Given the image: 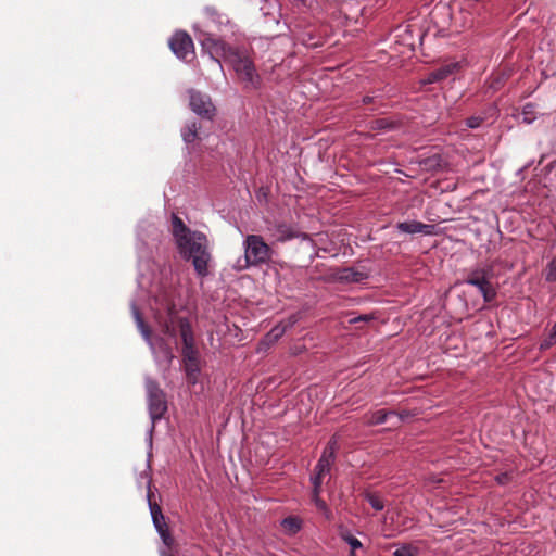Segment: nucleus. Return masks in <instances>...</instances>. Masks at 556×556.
I'll return each instance as SVG.
<instances>
[{
  "mask_svg": "<svg viewBox=\"0 0 556 556\" xmlns=\"http://www.w3.org/2000/svg\"><path fill=\"white\" fill-rule=\"evenodd\" d=\"M172 233L180 255L191 260L197 274L205 277L208 274L211 255L207 251V238L199 231L190 230L176 215L172 220Z\"/></svg>",
  "mask_w": 556,
  "mask_h": 556,
  "instance_id": "f257e3e1",
  "label": "nucleus"
},
{
  "mask_svg": "<svg viewBox=\"0 0 556 556\" xmlns=\"http://www.w3.org/2000/svg\"><path fill=\"white\" fill-rule=\"evenodd\" d=\"M244 255L248 265H260L270 258L271 250L261 236L250 235L244 240Z\"/></svg>",
  "mask_w": 556,
  "mask_h": 556,
  "instance_id": "f03ea898",
  "label": "nucleus"
},
{
  "mask_svg": "<svg viewBox=\"0 0 556 556\" xmlns=\"http://www.w3.org/2000/svg\"><path fill=\"white\" fill-rule=\"evenodd\" d=\"M203 50L206 51L212 59L218 62H229L237 51H233L223 40L211 35L205 36L202 40Z\"/></svg>",
  "mask_w": 556,
  "mask_h": 556,
  "instance_id": "7ed1b4c3",
  "label": "nucleus"
},
{
  "mask_svg": "<svg viewBox=\"0 0 556 556\" xmlns=\"http://www.w3.org/2000/svg\"><path fill=\"white\" fill-rule=\"evenodd\" d=\"M169 46L172 51L176 54V56L181 60L190 61L194 58L193 41L187 33H176L172 37Z\"/></svg>",
  "mask_w": 556,
  "mask_h": 556,
  "instance_id": "20e7f679",
  "label": "nucleus"
},
{
  "mask_svg": "<svg viewBox=\"0 0 556 556\" xmlns=\"http://www.w3.org/2000/svg\"><path fill=\"white\" fill-rule=\"evenodd\" d=\"M334 452L336 442H330L324 450V453L316 465V472L312 478L313 485L315 486L316 490H318L321 486L324 477L330 471V468L334 460Z\"/></svg>",
  "mask_w": 556,
  "mask_h": 556,
  "instance_id": "39448f33",
  "label": "nucleus"
},
{
  "mask_svg": "<svg viewBox=\"0 0 556 556\" xmlns=\"http://www.w3.org/2000/svg\"><path fill=\"white\" fill-rule=\"evenodd\" d=\"M229 63L242 81L254 83L255 68L249 56L236 52Z\"/></svg>",
  "mask_w": 556,
  "mask_h": 556,
  "instance_id": "423d86ee",
  "label": "nucleus"
},
{
  "mask_svg": "<svg viewBox=\"0 0 556 556\" xmlns=\"http://www.w3.org/2000/svg\"><path fill=\"white\" fill-rule=\"evenodd\" d=\"M184 364L188 382L195 384L200 374V365L198 352L195 351L194 346H188V349H184Z\"/></svg>",
  "mask_w": 556,
  "mask_h": 556,
  "instance_id": "0eeeda50",
  "label": "nucleus"
},
{
  "mask_svg": "<svg viewBox=\"0 0 556 556\" xmlns=\"http://www.w3.org/2000/svg\"><path fill=\"white\" fill-rule=\"evenodd\" d=\"M190 106L193 112L206 118H211L214 114V105L207 96L200 92H192L190 96Z\"/></svg>",
  "mask_w": 556,
  "mask_h": 556,
  "instance_id": "6e6552de",
  "label": "nucleus"
},
{
  "mask_svg": "<svg viewBox=\"0 0 556 556\" xmlns=\"http://www.w3.org/2000/svg\"><path fill=\"white\" fill-rule=\"evenodd\" d=\"M150 413L153 419L162 417L166 412L167 405L165 395L161 390H155L150 393L149 397Z\"/></svg>",
  "mask_w": 556,
  "mask_h": 556,
  "instance_id": "1a4fd4ad",
  "label": "nucleus"
},
{
  "mask_svg": "<svg viewBox=\"0 0 556 556\" xmlns=\"http://www.w3.org/2000/svg\"><path fill=\"white\" fill-rule=\"evenodd\" d=\"M397 229L406 233H424L427 236L434 235L433 225L424 224L417 220L399 223Z\"/></svg>",
  "mask_w": 556,
  "mask_h": 556,
  "instance_id": "9d476101",
  "label": "nucleus"
},
{
  "mask_svg": "<svg viewBox=\"0 0 556 556\" xmlns=\"http://www.w3.org/2000/svg\"><path fill=\"white\" fill-rule=\"evenodd\" d=\"M460 68V64L458 62H450L444 64L440 68L433 71L429 76V83L439 81L447 78L452 74H455Z\"/></svg>",
  "mask_w": 556,
  "mask_h": 556,
  "instance_id": "9b49d317",
  "label": "nucleus"
},
{
  "mask_svg": "<svg viewBox=\"0 0 556 556\" xmlns=\"http://www.w3.org/2000/svg\"><path fill=\"white\" fill-rule=\"evenodd\" d=\"M367 278V275L353 268H343L336 274V279L345 282H361Z\"/></svg>",
  "mask_w": 556,
  "mask_h": 556,
  "instance_id": "f8f14e48",
  "label": "nucleus"
},
{
  "mask_svg": "<svg viewBox=\"0 0 556 556\" xmlns=\"http://www.w3.org/2000/svg\"><path fill=\"white\" fill-rule=\"evenodd\" d=\"M281 528L287 534H295L301 529V519L298 517H288L281 521Z\"/></svg>",
  "mask_w": 556,
  "mask_h": 556,
  "instance_id": "ddd939ff",
  "label": "nucleus"
},
{
  "mask_svg": "<svg viewBox=\"0 0 556 556\" xmlns=\"http://www.w3.org/2000/svg\"><path fill=\"white\" fill-rule=\"evenodd\" d=\"M341 538L344 542H346L351 547L350 556H356L355 551L363 547L362 542L351 534L349 531L342 532Z\"/></svg>",
  "mask_w": 556,
  "mask_h": 556,
  "instance_id": "4468645a",
  "label": "nucleus"
},
{
  "mask_svg": "<svg viewBox=\"0 0 556 556\" xmlns=\"http://www.w3.org/2000/svg\"><path fill=\"white\" fill-rule=\"evenodd\" d=\"M320 488L318 490L313 485V500L318 510L323 511L327 518H330V510L325 501L319 497Z\"/></svg>",
  "mask_w": 556,
  "mask_h": 556,
  "instance_id": "2eb2a0df",
  "label": "nucleus"
},
{
  "mask_svg": "<svg viewBox=\"0 0 556 556\" xmlns=\"http://www.w3.org/2000/svg\"><path fill=\"white\" fill-rule=\"evenodd\" d=\"M180 332L184 341V349H188V346H193L192 331L188 323H182L180 325Z\"/></svg>",
  "mask_w": 556,
  "mask_h": 556,
  "instance_id": "dca6fc26",
  "label": "nucleus"
},
{
  "mask_svg": "<svg viewBox=\"0 0 556 556\" xmlns=\"http://www.w3.org/2000/svg\"><path fill=\"white\" fill-rule=\"evenodd\" d=\"M488 282V278L483 274L479 273H472L467 279V283L472 285L478 289L485 287Z\"/></svg>",
  "mask_w": 556,
  "mask_h": 556,
  "instance_id": "f3484780",
  "label": "nucleus"
},
{
  "mask_svg": "<svg viewBox=\"0 0 556 556\" xmlns=\"http://www.w3.org/2000/svg\"><path fill=\"white\" fill-rule=\"evenodd\" d=\"M366 500L375 510H382L384 508L383 500L377 493H367Z\"/></svg>",
  "mask_w": 556,
  "mask_h": 556,
  "instance_id": "a211bd4d",
  "label": "nucleus"
},
{
  "mask_svg": "<svg viewBox=\"0 0 556 556\" xmlns=\"http://www.w3.org/2000/svg\"><path fill=\"white\" fill-rule=\"evenodd\" d=\"M153 520L155 523V527L157 528L159 532L163 536L164 541L166 542V525L163 521V516L161 515L160 510H152Z\"/></svg>",
  "mask_w": 556,
  "mask_h": 556,
  "instance_id": "6ab92c4d",
  "label": "nucleus"
},
{
  "mask_svg": "<svg viewBox=\"0 0 556 556\" xmlns=\"http://www.w3.org/2000/svg\"><path fill=\"white\" fill-rule=\"evenodd\" d=\"M522 122L526 124H530L535 119V111L534 105L528 103L523 106L521 112Z\"/></svg>",
  "mask_w": 556,
  "mask_h": 556,
  "instance_id": "aec40b11",
  "label": "nucleus"
},
{
  "mask_svg": "<svg viewBox=\"0 0 556 556\" xmlns=\"http://www.w3.org/2000/svg\"><path fill=\"white\" fill-rule=\"evenodd\" d=\"M485 302H491L496 296V291L489 281L485 287L479 289Z\"/></svg>",
  "mask_w": 556,
  "mask_h": 556,
  "instance_id": "412c9836",
  "label": "nucleus"
},
{
  "mask_svg": "<svg viewBox=\"0 0 556 556\" xmlns=\"http://www.w3.org/2000/svg\"><path fill=\"white\" fill-rule=\"evenodd\" d=\"M393 412H386L383 409L378 410L371 415V418L369 419V422L372 425L382 424L387 420V417L389 415H393Z\"/></svg>",
  "mask_w": 556,
  "mask_h": 556,
  "instance_id": "4be33fe9",
  "label": "nucleus"
},
{
  "mask_svg": "<svg viewBox=\"0 0 556 556\" xmlns=\"http://www.w3.org/2000/svg\"><path fill=\"white\" fill-rule=\"evenodd\" d=\"M418 553L417 547L413 545H403L394 552V556H416Z\"/></svg>",
  "mask_w": 556,
  "mask_h": 556,
  "instance_id": "5701e85b",
  "label": "nucleus"
},
{
  "mask_svg": "<svg viewBox=\"0 0 556 556\" xmlns=\"http://www.w3.org/2000/svg\"><path fill=\"white\" fill-rule=\"evenodd\" d=\"M545 278L549 282L556 281V256L547 264L545 269Z\"/></svg>",
  "mask_w": 556,
  "mask_h": 556,
  "instance_id": "b1692460",
  "label": "nucleus"
},
{
  "mask_svg": "<svg viewBox=\"0 0 556 556\" xmlns=\"http://www.w3.org/2000/svg\"><path fill=\"white\" fill-rule=\"evenodd\" d=\"M283 332V329H280L279 327H275L269 333L268 336H273L275 338H278L279 336H281V333Z\"/></svg>",
  "mask_w": 556,
  "mask_h": 556,
  "instance_id": "393cba45",
  "label": "nucleus"
},
{
  "mask_svg": "<svg viewBox=\"0 0 556 556\" xmlns=\"http://www.w3.org/2000/svg\"><path fill=\"white\" fill-rule=\"evenodd\" d=\"M508 475L507 473H504V475H501V476H497L496 477V481L500 483V484H505L507 481H508Z\"/></svg>",
  "mask_w": 556,
  "mask_h": 556,
  "instance_id": "a878e982",
  "label": "nucleus"
},
{
  "mask_svg": "<svg viewBox=\"0 0 556 556\" xmlns=\"http://www.w3.org/2000/svg\"><path fill=\"white\" fill-rule=\"evenodd\" d=\"M369 319H370V317H369V316H367V315H365V316H361V317H358V318H356V319H352L351 321H352V323H355L356 320H369Z\"/></svg>",
  "mask_w": 556,
  "mask_h": 556,
  "instance_id": "bb28decb",
  "label": "nucleus"
},
{
  "mask_svg": "<svg viewBox=\"0 0 556 556\" xmlns=\"http://www.w3.org/2000/svg\"><path fill=\"white\" fill-rule=\"evenodd\" d=\"M174 314V307H168V315L172 316Z\"/></svg>",
  "mask_w": 556,
  "mask_h": 556,
  "instance_id": "cd10ccee",
  "label": "nucleus"
},
{
  "mask_svg": "<svg viewBox=\"0 0 556 556\" xmlns=\"http://www.w3.org/2000/svg\"><path fill=\"white\" fill-rule=\"evenodd\" d=\"M517 4H521V3H525L526 0H515Z\"/></svg>",
  "mask_w": 556,
  "mask_h": 556,
  "instance_id": "c85d7f7f",
  "label": "nucleus"
},
{
  "mask_svg": "<svg viewBox=\"0 0 556 556\" xmlns=\"http://www.w3.org/2000/svg\"><path fill=\"white\" fill-rule=\"evenodd\" d=\"M469 126H470V127H476V126H477V124H473V123H471V122H470V123H469Z\"/></svg>",
  "mask_w": 556,
  "mask_h": 556,
  "instance_id": "c756f323",
  "label": "nucleus"
}]
</instances>
